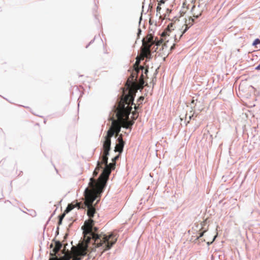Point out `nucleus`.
<instances>
[{"instance_id":"nucleus-1","label":"nucleus","mask_w":260,"mask_h":260,"mask_svg":"<svg viewBox=\"0 0 260 260\" xmlns=\"http://www.w3.org/2000/svg\"><path fill=\"white\" fill-rule=\"evenodd\" d=\"M109 173V171H105L104 172V174H106L105 179L101 182H95L93 179H91L89 183L91 189H89L86 187L84 190L85 201L81 208H87V215L90 218L93 217L95 213V210L92 206L93 203L96 200L98 195L103 192ZM93 220L90 219L85 221L84 225L82 227L85 238L87 237L86 240L89 242L91 239H92L95 246L96 247H102L104 250L103 251L111 248L117 240L116 238L113 239L114 235L111 234L107 236L105 234H97L95 232L98 230V228L93 227Z\"/></svg>"},{"instance_id":"nucleus-2","label":"nucleus","mask_w":260,"mask_h":260,"mask_svg":"<svg viewBox=\"0 0 260 260\" xmlns=\"http://www.w3.org/2000/svg\"><path fill=\"white\" fill-rule=\"evenodd\" d=\"M115 108V113L117 120L113 117L111 118V126L107 131L106 136L105 137V141L103 144V161L105 163L107 162L108 159L109 152L111 149V138L113 136L115 133L117 135L120 132L121 125L123 127L129 128L133 122L129 120V115L131 113L132 107L127 106L122 102H119L118 107Z\"/></svg>"},{"instance_id":"nucleus-3","label":"nucleus","mask_w":260,"mask_h":260,"mask_svg":"<svg viewBox=\"0 0 260 260\" xmlns=\"http://www.w3.org/2000/svg\"><path fill=\"white\" fill-rule=\"evenodd\" d=\"M144 69V67L140 66V69H135V73L132 74L126 83V86L128 91L127 93H123V96L121 99L120 102H122L124 104L131 106L134 105V100L136 95V92L138 89L143 88L144 84L143 74L141 76L139 83H137V76L135 77V74H138L139 70Z\"/></svg>"},{"instance_id":"nucleus-4","label":"nucleus","mask_w":260,"mask_h":260,"mask_svg":"<svg viewBox=\"0 0 260 260\" xmlns=\"http://www.w3.org/2000/svg\"><path fill=\"white\" fill-rule=\"evenodd\" d=\"M103 155L102 156V159H101V161H98V163H97V166L96 167V168L95 169L94 172H93V175L94 176V177L96 176L98 174V170L101 169H103V171H102V173H101V174L100 175L98 179L97 180H96L95 179H94V178H90V182H89L88 183V185H89V183H90L91 182V179H92L94 180V181H95V182H102V181H103L104 180V179H105V175H106L105 174H104V172H105V171L107 170V171H109L110 172V173L109 175L111 173V169L113 168V164H109V165L108 164V161L106 162V163H105L103 161ZM109 176L108 175V177L107 178V179H108L109 178ZM108 180V179H107ZM107 181L106 180V183L107 182ZM89 189H91L90 186H89V187H88Z\"/></svg>"},{"instance_id":"nucleus-5","label":"nucleus","mask_w":260,"mask_h":260,"mask_svg":"<svg viewBox=\"0 0 260 260\" xmlns=\"http://www.w3.org/2000/svg\"><path fill=\"white\" fill-rule=\"evenodd\" d=\"M86 254L85 249H79L77 251L76 255L72 253L70 251H68L64 253L62 256L57 258V260H81L82 257Z\"/></svg>"},{"instance_id":"nucleus-6","label":"nucleus","mask_w":260,"mask_h":260,"mask_svg":"<svg viewBox=\"0 0 260 260\" xmlns=\"http://www.w3.org/2000/svg\"><path fill=\"white\" fill-rule=\"evenodd\" d=\"M154 44V41L152 37H149L147 39V43L145 44L146 48L144 50L145 56L148 57V55H150V47Z\"/></svg>"},{"instance_id":"nucleus-7","label":"nucleus","mask_w":260,"mask_h":260,"mask_svg":"<svg viewBox=\"0 0 260 260\" xmlns=\"http://www.w3.org/2000/svg\"><path fill=\"white\" fill-rule=\"evenodd\" d=\"M118 143L116 144L115 147V151L121 153L123 151V149L124 145V142L123 141L122 136H120L117 139Z\"/></svg>"},{"instance_id":"nucleus-8","label":"nucleus","mask_w":260,"mask_h":260,"mask_svg":"<svg viewBox=\"0 0 260 260\" xmlns=\"http://www.w3.org/2000/svg\"><path fill=\"white\" fill-rule=\"evenodd\" d=\"M189 27L190 26H188L186 24H185L182 26V28L180 29L178 32L175 35V41H179L182 36V35L187 30Z\"/></svg>"},{"instance_id":"nucleus-9","label":"nucleus","mask_w":260,"mask_h":260,"mask_svg":"<svg viewBox=\"0 0 260 260\" xmlns=\"http://www.w3.org/2000/svg\"><path fill=\"white\" fill-rule=\"evenodd\" d=\"M81 203H78V202L76 203L75 206H73L72 204H70L67 207V208L64 211V213H68L69 212H70L71 210H72L75 207H77L78 209H80L81 208Z\"/></svg>"},{"instance_id":"nucleus-10","label":"nucleus","mask_w":260,"mask_h":260,"mask_svg":"<svg viewBox=\"0 0 260 260\" xmlns=\"http://www.w3.org/2000/svg\"><path fill=\"white\" fill-rule=\"evenodd\" d=\"M62 247V244L59 241H56L55 243V246L53 249V251L55 254L57 253Z\"/></svg>"},{"instance_id":"nucleus-11","label":"nucleus","mask_w":260,"mask_h":260,"mask_svg":"<svg viewBox=\"0 0 260 260\" xmlns=\"http://www.w3.org/2000/svg\"><path fill=\"white\" fill-rule=\"evenodd\" d=\"M118 157H119V155H117V156H116L114 158H112L113 162H112L111 164H113L114 165H113V168L111 169V170L112 169H114L115 161L118 158Z\"/></svg>"},{"instance_id":"nucleus-12","label":"nucleus","mask_w":260,"mask_h":260,"mask_svg":"<svg viewBox=\"0 0 260 260\" xmlns=\"http://www.w3.org/2000/svg\"><path fill=\"white\" fill-rule=\"evenodd\" d=\"M260 43V40L258 39H256L252 43L253 46Z\"/></svg>"},{"instance_id":"nucleus-13","label":"nucleus","mask_w":260,"mask_h":260,"mask_svg":"<svg viewBox=\"0 0 260 260\" xmlns=\"http://www.w3.org/2000/svg\"><path fill=\"white\" fill-rule=\"evenodd\" d=\"M144 98L143 96H140L139 99L138 100V102L139 103V104H142Z\"/></svg>"},{"instance_id":"nucleus-14","label":"nucleus","mask_w":260,"mask_h":260,"mask_svg":"<svg viewBox=\"0 0 260 260\" xmlns=\"http://www.w3.org/2000/svg\"><path fill=\"white\" fill-rule=\"evenodd\" d=\"M65 215H66V213H64V212L63 214H62L61 215H60L59 216V219L63 220V218L65 216Z\"/></svg>"},{"instance_id":"nucleus-15","label":"nucleus","mask_w":260,"mask_h":260,"mask_svg":"<svg viewBox=\"0 0 260 260\" xmlns=\"http://www.w3.org/2000/svg\"><path fill=\"white\" fill-rule=\"evenodd\" d=\"M160 10H161V8L160 7L159 4H158V6H157V8H156V11L157 12H159Z\"/></svg>"},{"instance_id":"nucleus-16","label":"nucleus","mask_w":260,"mask_h":260,"mask_svg":"<svg viewBox=\"0 0 260 260\" xmlns=\"http://www.w3.org/2000/svg\"><path fill=\"white\" fill-rule=\"evenodd\" d=\"M140 60H141V59H138V58H137V60H136V63H135V64H137V65L139 64V63H140Z\"/></svg>"},{"instance_id":"nucleus-17","label":"nucleus","mask_w":260,"mask_h":260,"mask_svg":"<svg viewBox=\"0 0 260 260\" xmlns=\"http://www.w3.org/2000/svg\"><path fill=\"white\" fill-rule=\"evenodd\" d=\"M216 237V236H214V238H213V240H212V241L210 243V242H207V244H208V245H209V244H210L211 243H212V242L215 240V239Z\"/></svg>"},{"instance_id":"nucleus-18","label":"nucleus","mask_w":260,"mask_h":260,"mask_svg":"<svg viewBox=\"0 0 260 260\" xmlns=\"http://www.w3.org/2000/svg\"><path fill=\"white\" fill-rule=\"evenodd\" d=\"M205 232V231L204 232H203L201 233L200 234V236L198 237V238H200V237H202V236H203L204 233V232Z\"/></svg>"},{"instance_id":"nucleus-19","label":"nucleus","mask_w":260,"mask_h":260,"mask_svg":"<svg viewBox=\"0 0 260 260\" xmlns=\"http://www.w3.org/2000/svg\"><path fill=\"white\" fill-rule=\"evenodd\" d=\"M255 69L256 70H260V64H258L256 68H255Z\"/></svg>"},{"instance_id":"nucleus-20","label":"nucleus","mask_w":260,"mask_h":260,"mask_svg":"<svg viewBox=\"0 0 260 260\" xmlns=\"http://www.w3.org/2000/svg\"><path fill=\"white\" fill-rule=\"evenodd\" d=\"M173 27V23H171L170 25H168V27L169 29H171V28Z\"/></svg>"},{"instance_id":"nucleus-21","label":"nucleus","mask_w":260,"mask_h":260,"mask_svg":"<svg viewBox=\"0 0 260 260\" xmlns=\"http://www.w3.org/2000/svg\"><path fill=\"white\" fill-rule=\"evenodd\" d=\"M165 3L164 0H161L158 4H159V5H160L161 4H164Z\"/></svg>"},{"instance_id":"nucleus-22","label":"nucleus","mask_w":260,"mask_h":260,"mask_svg":"<svg viewBox=\"0 0 260 260\" xmlns=\"http://www.w3.org/2000/svg\"><path fill=\"white\" fill-rule=\"evenodd\" d=\"M62 220L59 219V221H58V224H59V225L61 224V223H62Z\"/></svg>"},{"instance_id":"nucleus-23","label":"nucleus","mask_w":260,"mask_h":260,"mask_svg":"<svg viewBox=\"0 0 260 260\" xmlns=\"http://www.w3.org/2000/svg\"><path fill=\"white\" fill-rule=\"evenodd\" d=\"M174 48V44H173V45H172L171 47V50H172Z\"/></svg>"},{"instance_id":"nucleus-24","label":"nucleus","mask_w":260,"mask_h":260,"mask_svg":"<svg viewBox=\"0 0 260 260\" xmlns=\"http://www.w3.org/2000/svg\"><path fill=\"white\" fill-rule=\"evenodd\" d=\"M193 116V115L192 116L189 115V119H191V117Z\"/></svg>"},{"instance_id":"nucleus-25","label":"nucleus","mask_w":260,"mask_h":260,"mask_svg":"<svg viewBox=\"0 0 260 260\" xmlns=\"http://www.w3.org/2000/svg\"><path fill=\"white\" fill-rule=\"evenodd\" d=\"M148 72V70L147 69L145 70V73L146 74Z\"/></svg>"},{"instance_id":"nucleus-26","label":"nucleus","mask_w":260,"mask_h":260,"mask_svg":"<svg viewBox=\"0 0 260 260\" xmlns=\"http://www.w3.org/2000/svg\"><path fill=\"white\" fill-rule=\"evenodd\" d=\"M167 11L169 12V13L171 12V10H170L169 9H167Z\"/></svg>"},{"instance_id":"nucleus-27","label":"nucleus","mask_w":260,"mask_h":260,"mask_svg":"<svg viewBox=\"0 0 260 260\" xmlns=\"http://www.w3.org/2000/svg\"><path fill=\"white\" fill-rule=\"evenodd\" d=\"M141 32V29L139 28V34Z\"/></svg>"},{"instance_id":"nucleus-28","label":"nucleus","mask_w":260,"mask_h":260,"mask_svg":"<svg viewBox=\"0 0 260 260\" xmlns=\"http://www.w3.org/2000/svg\"><path fill=\"white\" fill-rule=\"evenodd\" d=\"M135 109L136 110L137 109V107L135 105Z\"/></svg>"},{"instance_id":"nucleus-29","label":"nucleus","mask_w":260,"mask_h":260,"mask_svg":"<svg viewBox=\"0 0 260 260\" xmlns=\"http://www.w3.org/2000/svg\"><path fill=\"white\" fill-rule=\"evenodd\" d=\"M141 20H142V17H141L140 18V22H141Z\"/></svg>"},{"instance_id":"nucleus-30","label":"nucleus","mask_w":260,"mask_h":260,"mask_svg":"<svg viewBox=\"0 0 260 260\" xmlns=\"http://www.w3.org/2000/svg\"><path fill=\"white\" fill-rule=\"evenodd\" d=\"M197 103H198V102H197V101H196V103H195V105H196V106H197Z\"/></svg>"},{"instance_id":"nucleus-31","label":"nucleus","mask_w":260,"mask_h":260,"mask_svg":"<svg viewBox=\"0 0 260 260\" xmlns=\"http://www.w3.org/2000/svg\"><path fill=\"white\" fill-rule=\"evenodd\" d=\"M194 103V100H192V103Z\"/></svg>"},{"instance_id":"nucleus-32","label":"nucleus","mask_w":260,"mask_h":260,"mask_svg":"<svg viewBox=\"0 0 260 260\" xmlns=\"http://www.w3.org/2000/svg\"><path fill=\"white\" fill-rule=\"evenodd\" d=\"M50 246H51V247H53V244H51Z\"/></svg>"},{"instance_id":"nucleus-33","label":"nucleus","mask_w":260,"mask_h":260,"mask_svg":"<svg viewBox=\"0 0 260 260\" xmlns=\"http://www.w3.org/2000/svg\"><path fill=\"white\" fill-rule=\"evenodd\" d=\"M156 45H157V46L159 45V43H157V44H156Z\"/></svg>"}]
</instances>
